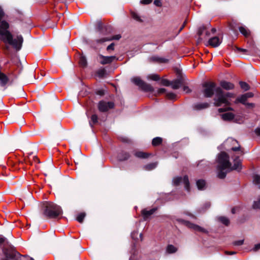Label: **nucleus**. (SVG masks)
I'll list each match as a JSON object with an SVG mask.
<instances>
[{"instance_id": "obj_32", "label": "nucleus", "mask_w": 260, "mask_h": 260, "mask_svg": "<svg viewBox=\"0 0 260 260\" xmlns=\"http://www.w3.org/2000/svg\"><path fill=\"white\" fill-rule=\"evenodd\" d=\"M79 63L82 67H85L87 64L86 59L85 56H81L79 59Z\"/></svg>"}, {"instance_id": "obj_8", "label": "nucleus", "mask_w": 260, "mask_h": 260, "mask_svg": "<svg viewBox=\"0 0 260 260\" xmlns=\"http://www.w3.org/2000/svg\"><path fill=\"white\" fill-rule=\"evenodd\" d=\"M174 185H178L181 182H183L184 184L185 188L187 190L189 189V183L188 177L187 176H184L183 178L181 177H175L173 180Z\"/></svg>"}, {"instance_id": "obj_44", "label": "nucleus", "mask_w": 260, "mask_h": 260, "mask_svg": "<svg viewBox=\"0 0 260 260\" xmlns=\"http://www.w3.org/2000/svg\"><path fill=\"white\" fill-rule=\"evenodd\" d=\"M153 59L154 60L158 61L161 62H165L166 61V59H165L158 58V57H153Z\"/></svg>"}, {"instance_id": "obj_26", "label": "nucleus", "mask_w": 260, "mask_h": 260, "mask_svg": "<svg viewBox=\"0 0 260 260\" xmlns=\"http://www.w3.org/2000/svg\"><path fill=\"white\" fill-rule=\"evenodd\" d=\"M247 100V99L244 94L237 99L236 103L240 102L244 105L246 104Z\"/></svg>"}, {"instance_id": "obj_27", "label": "nucleus", "mask_w": 260, "mask_h": 260, "mask_svg": "<svg viewBox=\"0 0 260 260\" xmlns=\"http://www.w3.org/2000/svg\"><path fill=\"white\" fill-rule=\"evenodd\" d=\"M132 17L137 21L139 22H143V19L137 13L135 12L132 13Z\"/></svg>"}, {"instance_id": "obj_51", "label": "nucleus", "mask_w": 260, "mask_h": 260, "mask_svg": "<svg viewBox=\"0 0 260 260\" xmlns=\"http://www.w3.org/2000/svg\"><path fill=\"white\" fill-rule=\"evenodd\" d=\"M232 110V109L231 108H228L227 109H223V108H219L218 109V111H219V112H222L226 110Z\"/></svg>"}, {"instance_id": "obj_2", "label": "nucleus", "mask_w": 260, "mask_h": 260, "mask_svg": "<svg viewBox=\"0 0 260 260\" xmlns=\"http://www.w3.org/2000/svg\"><path fill=\"white\" fill-rule=\"evenodd\" d=\"M203 93L206 98H211L215 92L214 99V104L220 106L222 104L229 105V99L234 97V94L231 92H224L220 87L215 88V84L212 82H206L203 84Z\"/></svg>"}, {"instance_id": "obj_57", "label": "nucleus", "mask_w": 260, "mask_h": 260, "mask_svg": "<svg viewBox=\"0 0 260 260\" xmlns=\"http://www.w3.org/2000/svg\"><path fill=\"white\" fill-rule=\"evenodd\" d=\"M139 237H140V240H141V241H142V240H143V238H142V234H140L139 235Z\"/></svg>"}, {"instance_id": "obj_1", "label": "nucleus", "mask_w": 260, "mask_h": 260, "mask_svg": "<svg viewBox=\"0 0 260 260\" xmlns=\"http://www.w3.org/2000/svg\"><path fill=\"white\" fill-rule=\"evenodd\" d=\"M5 16V12L0 6V40L11 45L17 51L21 49L23 42L21 35H17L13 39L12 34L9 31V24L5 20H2Z\"/></svg>"}, {"instance_id": "obj_24", "label": "nucleus", "mask_w": 260, "mask_h": 260, "mask_svg": "<svg viewBox=\"0 0 260 260\" xmlns=\"http://www.w3.org/2000/svg\"><path fill=\"white\" fill-rule=\"evenodd\" d=\"M197 185L199 189L202 190L205 187L206 182L204 180H199L197 181Z\"/></svg>"}, {"instance_id": "obj_47", "label": "nucleus", "mask_w": 260, "mask_h": 260, "mask_svg": "<svg viewBox=\"0 0 260 260\" xmlns=\"http://www.w3.org/2000/svg\"><path fill=\"white\" fill-rule=\"evenodd\" d=\"M114 48V43H111L110 45H109L107 47V50L108 51L110 50H113Z\"/></svg>"}, {"instance_id": "obj_38", "label": "nucleus", "mask_w": 260, "mask_h": 260, "mask_svg": "<svg viewBox=\"0 0 260 260\" xmlns=\"http://www.w3.org/2000/svg\"><path fill=\"white\" fill-rule=\"evenodd\" d=\"M149 78L154 81H157L159 79V76L157 74H152L149 76Z\"/></svg>"}, {"instance_id": "obj_62", "label": "nucleus", "mask_w": 260, "mask_h": 260, "mask_svg": "<svg viewBox=\"0 0 260 260\" xmlns=\"http://www.w3.org/2000/svg\"><path fill=\"white\" fill-rule=\"evenodd\" d=\"M183 26H182L180 28V30H179V32H180V31H181V30L183 29Z\"/></svg>"}, {"instance_id": "obj_37", "label": "nucleus", "mask_w": 260, "mask_h": 260, "mask_svg": "<svg viewBox=\"0 0 260 260\" xmlns=\"http://www.w3.org/2000/svg\"><path fill=\"white\" fill-rule=\"evenodd\" d=\"M167 97L170 100H174L176 98V95L173 92H168L167 93Z\"/></svg>"}, {"instance_id": "obj_10", "label": "nucleus", "mask_w": 260, "mask_h": 260, "mask_svg": "<svg viewBox=\"0 0 260 260\" xmlns=\"http://www.w3.org/2000/svg\"><path fill=\"white\" fill-rule=\"evenodd\" d=\"M113 107L114 103L111 102L100 101L98 104V109L101 112H106Z\"/></svg>"}, {"instance_id": "obj_46", "label": "nucleus", "mask_w": 260, "mask_h": 260, "mask_svg": "<svg viewBox=\"0 0 260 260\" xmlns=\"http://www.w3.org/2000/svg\"><path fill=\"white\" fill-rule=\"evenodd\" d=\"M154 4L157 7H161L162 5L161 2L160 0H155L154 1Z\"/></svg>"}, {"instance_id": "obj_39", "label": "nucleus", "mask_w": 260, "mask_h": 260, "mask_svg": "<svg viewBox=\"0 0 260 260\" xmlns=\"http://www.w3.org/2000/svg\"><path fill=\"white\" fill-rule=\"evenodd\" d=\"M244 243V240L242 239V240H237V241H235L233 242V244L235 245V246H240V245H242Z\"/></svg>"}, {"instance_id": "obj_23", "label": "nucleus", "mask_w": 260, "mask_h": 260, "mask_svg": "<svg viewBox=\"0 0 260 260\" xmlns=\"http://www.w3.org/2000/svg\"><path fill=\"white\" fill-rule=\"evenodd\" d=\"M150 154L145 153L142 151H137L135 153V155L139 158H147Z\"/></svg>"}, {"instance_id": "obj_14", "label": "nucleus", "mask_w": 260, "mask_h": 260, "mask_svg": "<svg viewBox=\"0 0 260 260\" xmlns=\"http://www.w3.org/2000/svg\"><path fill=\"white\" fill-rule=\"evenodd\" d=\"M220 86L226 90L232 89L234 87V85L233 83L227 82L225 81H222L220 82Z\"/></svg>"}, {"instance_id": "obj_54", "label": "nucleus", "mask_w": 260, "mask_h": 260, "mask_svg": "<svg viewBox=\"0 0 260 260\" xmlns=\"http://www.w3.org/2000/svg\"><path fill=\"white\" fill-rule=\"evenodd\" d=\"M225 253L227 254H230V255H232V254H234L236 253V252L235 251H226Z\"/></svg>"}, {"instance_id": "obj_20", "label": "nucleus", "mask_w": 260, "mask_h": 260, "mask_svg": "<svg viewBox=\"0 0 260 260\" xmlns=\"http://www.w3.org/2000/svg\"><path fill=\"white\" fill-rule=\"evenodd\" d=\"M181 84L182 82L180 79L176 80L170 83L172 88L174 89H178L181 86Z\"/></svg>"}, {"instance_id": "obj_18", "label": "nucleus", "mask_w": 260, "mask_h": 260, "mask_svg": "<svg viewBox=\"0 0 260 260\" xmlns=\"http://www.w3.org/2000/svg\"><path fill=\"white\" fill-rule=\"evenodd\" d=\"M209 105L207 103H199L196 104L193 108L197 110H201L204 109H206L209 107Z\"/></svg>"}, {"instance_id": "obj_52", "label": "nucleus", "mask_w": 260, "mask_h": 260, "mask_svg": "<svg viewBox=\"0 0 260 260\" xmlns=\"http://www.w3.org/2000/svg\"><path fill=\"white\" fill-rule=\"evenodd\" d=\"M255 132L257 135L260 136V127L255 129Z\"/></svg>"}, {"instance_id": "obj_11", "label": "nucleus", "mask_w": 260, "mask_h": 260, "mask_svg": "<svg viewBox=\"0 0 260 260\" xmlns=\"http://www.w3.org/2000/svg\"><path fill=\"white\" fill-rule=\"evenodd\" d=\"M116 57L114 56H105L102 55H100L98 57V60L102 64H106L112 62Z\"/></svg>"}, {"instance_id": "obj_19", "label": "nucleus", "mask_w": 260, "mask_h": 260, "mask_svg": "<svg viewBox=\"0 0 260 260\" xmlns=\"http://www.w3.org/2000/svg\"><path fill=\"white\" fill-rule=\"evenodd\" d=\"M221 118L223 120L228 121L232 120L234 118V115L232 113L228 112L222 114Z\"/></svg>"}, {"instance_id": "obj_21", "label": "nucleus", "mask_w": 260, "mask_h": 260, "mask_svg": "<svg viewBox=\"0 0 260 260\" xmlns=\"http://www.w3.org/2000/svg\"><path fill=\"white\" fill-rule=\"evenodd\" d=\"M239 31L245 37L249 36L250 34L249 30L244 26H240L239 27Z\"/></svg>"}, {"instance_id": "obj_41", "label": "nucleus", "mask_w": 260, "mask_h": 260, "mask_svg": "<svg viewBox=\"0 0 260 260\" xmlns=\"http://www.w3.org/2000/svg\"><path fill=\"white\" fill-rule=\"evenodd\" d=\"M138 235L139 234L137 232L134 231L133 233H132L131 236L133 239L136 240V239H138L137 236H138Z\"/></svg>"}, {"instance_id": "obj_31", "label": "nucleus", "mask_w": 260, "mask_h": 260, "mask_svg": "<svg viewBox=\"0 0 260 260\" xmlns=\"http://www.w3.org/2000/svg\"><path fill=\"white\" fill-rule=\"evenodd\" d=\"M106 71L104 69H101L97 71V75L100 78L104 77L106 75Z\"/></svg>"}, {"instance_id": "obj_12", "label": "nucleus", "mask_w": 260, "mask_h": 260, "mask_svg": "<svg viewBox=\"0 0 260 260\" xmlns=\"http://www.w3.org/2000/svg\"><path fill=\"white\" fill-rule=\"evenodd\" d=\"M157 208H153L149 210L144 209L142 210L141 214L144 220L150 218L151 216L156 211Z\"/></svg>"}, {"instance_id": "obj_60", "label": "nucleus", "mask_w": 260, "mask_h": 260, "mask_svg": "<svg viewBox=\"0 0 260 260\" xmlns=\"http://www.w3.org/2000/svg\"><path fill=\"white\" fill-rule=\"evenodd\" d=\"M232 212L233 213H235V209H233Z\"/></svg>"}, {"instance_id": "obj_16", "label": "nucleus", "mask_w": 260, "mask_h": 260, "mask_svg": "<svg viewBox=\"0 0 260 260\" xmlns=\"http://www.w3.org/2000/svg\"><path fill=\"white\" fill-rule=\"evenodd\" d=\"M121 38V36L119 35H115L112 38H103L101 39H99V40H96V42L98 43H103V42H105L106 41H111L112 40H119L120 38Z\"/></svg>"}, {"instance_id": "obj_42", "label": "nucleus", "mask_w": 260, "mask_h": 260, "mask_svg": "<svg viewBox=\"0 0 260 260\" xmlns=\"http://www.w3.org/2000/svg\"><path fill=\"white\" fill-rule=\"evenodd\" d=\"M161 83L165 86H169L170 85V82L166 79H163L161 81Z\"/></svg>"}, {"instance_id": "obj_53", "label": "nucleus", "mask_w": 260, "mask_h": 260, "mask_svg": "<svg viewBox=\"0 0 260 260\" xmlns=\"http://www.w3.org/2000/svg\"><path fill=\"white\" fill-rule=\"evenodd\" d=\"M5 238L2 236L0 235V244L4 242Z\"/></svg>"}, {"instance_id": "obj_63", "label": "nucleus", "mask_w": 260, "mask_h": 260, "mask_svg": "<svg viewBox=\"0 0 260 260\" xmlns=\"http://www.w3.org/2000/svg\"><path fill=\"white\" fill-rule=\"evenodd\" d=\"M212 31H213V32H215V29H214V28H212Z\"/></svg>"}, {"instance_id": "obj_59", "label": "nucleus", "mask_w": 260, "mask_h": 260, "mask_svg": "<svg viewBox=\"0 0 260 260\" xmlns=\"http://www.w3.org/2000/svg\"><path fill=\"white\" fill-rule=\"evenodd\" d=\"M187 89H188V87H184V91H186V90Z\"/></svg>"}, {"instance_id": "obj_17", "label": "nucleus", "mask_w": 260, "mask_h": 260, "mask_svg": "<svg viewBox=\"0 0 260 260\" xmlns=\"http://www.w3.org/2000/svg\"><path fill=\"white\" fill-rule=\"evenodd\" d=\"M204 31L205 32V34L207 36H209V34H210V32L206 30V27H204V26H201L199 28V29H198V34L199 36V40H201L202 39V36L204 32Z\"/></svg>"}, {"instance_id": "obj_61", "label": "nucleus", "mask_w": 260, "mask_h": 260, "mask_svg": "<svg viewBox=\"0 0 260 260\" xmlns=\"http://www.w3.org/2000/svg\"><path fill=\"white\" fill-rule=\"evenodd\" d=\"M98 34L99 35H100L101 34V31L100 30H98Z\"/></svg>"}, {"instance_id": "obj_5", "label": "nucleus", "mask_w": 260, "mask_h": 260, "mask_svg": "<svg viewBox=\"0 0 260 260\" xmlns=\"http://www.w3.org/2000/svg\"><path fill=\"white\" fill-rule=\"evenodd\" d=\"M179 223H180L187 227H188L189 229H191L193 230H194L196 232L202 233H205L207 234L208 231L204 229V228H202L201 226H200L198 225L194 224L193 223H192L187 220L181 219V218H178L176 220Z\"/></svg>"}, {"instance_id": "obj_3", "label": "nucleus", "mask_w": 260, "mask_h": 260, "mask_svg": "<svg viewBox=\"0 0 260 260\" xmlns=\"http://www.w3.org/2000/svg\"><path fill=\"white\" fill-rule=\"evenodd\" d=\"M234 164L232 166L229 161V155L224 152H222L219 154L217 159V175L220 179L225 177L228 171L233 170L240 171L241 169V161L238 156H236L234 159Z\"/></svg>"}, {"instance_id": "obj_48", "label": "nucleus", "mask_w": 260, "mask_h": 260, "mask_svg": "<svg viewBox=\"0 0 260 260\" xmlns=\"http://www.w3.org/2000/svg\"><path fill=\"white\" fill-rule=\"evenodd\" d=\"M247 99L250 98H252L253 96V94L252 92H247L244 94Z\"/></svg>"}, {"instance_id": "obj_49", "label": "nucleus", "mask_w": 260, "mask_h": 260, "mask_svg": "<svg viewBox=\"0 0 260 260\" xmlns=\"http://www.w3.org/2000/svg\"><path fill=\"white\" fill-rule=\"evenodd\" d=\"M152 1V0H142L141 3L143 4L147 5L151 3Z\"/></svg>"}, {"instance_id": "obj_50", "label": "nucleus", "mask_w": 260, "mask_h": 260, "mask_svg": "<svg viewBox=\"0 0 260 260\" xmlns=\"http://www.w3.org/2000/svg\"><path fill=\"white\" fill-rule=\"evenodd\" d=\"M166 91V89L165 88H159L157 90L158 94H161L165 93Z\"/></svg>"}, {"instance_id": "obj_22", "label": "nucleus", "mask_w": 260, "mask_h": 260, "mask_svg": "<svg viewBox=\"0 0 260 260\" xmlns=\"http://www.w3.org/2000/svg\"><path fill=\"white\" fill-rule=\"evenodd\" d=\"M177 251V248L173 245H168L166 248V252L169 254L174 253Z\"/></svg>"}, {"instance_id": "obj_7", "label": "nucleus", "mask_w": 260, "mask_h": 260, "mask_svg": "<svg viewBox=\"0 0 260 260\" xmlns=\"http://www.w3.org/2000/svg\"><path fill=\"white\" fill-rule=\"evenodd\" d=\"M132 81L136 85L142 88L143 90L147 91H153L154 89L152 86L144 82L140 78L135 77L132 79Z\"/></svg>"}, {"instance_id": "obj_13", "label": "nucleus", "mask_w": 260, "mask_h": 260, "mask_svg": "<svg viewBox=\"0 0 260 260\" xmlns=\"http://www.w3.org/2000/svg\"><path fill=\"white\" fill-rule=\"evenodd\" d=\"M221 41L217 37H214L209 39V44L213 47H218L221 43Z\"/></svg>"}, {"instance_id": "obj_43", "label": "nucleus", "mask_w": 260, "mask_h": 260, "mask_svg": "<svg viewBox=\"0 0 260 260\" xmlns=\"http://www.w3.org/2000/svg\"><path fill=\"white\" fill-rule=\"evenodd\" d=\"M244 105L248 108H253L254 107L253 103H246Z\"/></svg>"}, {"instance_id": "obj_4", "label": "nucleus", "mask_w": 260, "mask_h": 260, "mask_svg": "<svg viewBox=\"0 0 260 260\" xmlns=\"http://www.w3.org/2000/svg\"><path fill=\"white\" fill-rule=\"evenodd\" d=\"M44 208V214L50 218L56 217L62 213L61 207L51 202H45L43 205Z\"/></svg>"}, {"instance_id": "obj_25", "label": "nucleus", "mask_w": 260, "mask_h": 260, "mask_svg": "<svg viewBox=\"0 0 260 260\" xmlns=\"http://www.w3.org/2000/svg\"><path fill=\"white\" fill-rule=\"evenodd\" d=\"M157 162H152L145 166L144 168L146 170L150 171L156 167Z\"/></svg>"}, {"instance_id": "obj_9", "label": "nucleus", "mask_w": 260, "mask_h": 260, "mask_svg": "<svg viewBox=\"0 0 260 260\" xmlns=\"http://www.w3.org/2000/svg\"><path fill=\"white\" fill-rule=\"evenodd\" d=\"M226 143H231L232 145L231 149L234 151H237L238 154L242 155L243 154V151L241 150L240 145L237 141L232 138L228 139Z\"/></svg>"}, {"instance_id": "obj_64", "label": "nucleus", "mask_w": 260, "mask_h": 260, "mask_svg": "<svg viewBox=\"0 0 260 260\" xmlns=\"http://www.w3.org/2000/svg\"><path fill=\"white\" fill-rule=\"evenodd\" d=\"M36 160L37 161H38V158H37V157H35V160Z\"/></svg>"}, {"instance_id": "obj_33", "label": "nucleus", "mask_w": 260, "mask_h": 260, "mask_svg": "<svg viewBox=\"0 0 260 260\" xmlns=\"http://www.w3.org/2000/svg\"><path fill=\"white\" fill-rule=\"evenodd\" d=\"M85 216V213H80L77 217L76 220L80 223H82Z\"/></svg>"}, {"instance_id": "obj_30", "label": "nucleus", "mask_w": 260, "mask_h": 260, "mask_svg": "<svg viewBox=\"0 0 260 260\" xmlns=\"http://www.w3.org/2000/svg\"><path fill=\"white\" fill-rule=\"evenodd\" d=\"M218 219L221 222H222L223 224L226 225H228L230 223L229 219L225 217H219L218 218Z\"/></svg>"}, {"instance_id": "obj_34", "label": "nucleus", "mask_w": 260, "mask_h": 260, "mask_svg": "<svg viewBox=\"0 0 260 260\" xmlns=\"http://www.w3.org/2000/svg\"><path fill=\"white\" fill-rule=\"evenodd\" d=\"M129 157V154L127 153H124L123 154H119L118 155V159L119 160H124L127 159Z\"/></svg>"}, {"instance_id": "obj_15", "label": "nucleus", "mask_w": 260, "mask_h": 260, "mask_svg": "<svg viewBox=\"0 0 260 260\" xmlns=\"http://www.w3.org/2000/svg\"><path fill=\"white\" fill-rule=\"evenodd\" d=\"M8 77L2 72H0V84L2 86H5L8 82Z\"/></svg>"}, {"instance_id": "obj_40", "label": "nucleus", "mask_w": 260, "mask_h": 260, "mask_svg": "<svg viewBox=\"0 0 260 260\" xmlns=\"http://www.w3.org/2000/svg\"><path fill=\"white\" fill-rule=\"evenodd\" d=\"M91 120L92 124H95L98 122V116L96 115H92L91 117Z\"/></svg>"}, {"instance_id": "obj_58", "label": "nucleus", "mask_w": 260, "mask_h": 260, "mask_svg": "<svg viewBox=\"0 0 260 260\" xmlns=\"http://www.w3.org/2000/svg\"><path fill=\"white\" fill-rule=\"evenodd\" d=\"M189 216H190L191 218H194V216L191 214H189Z\"/></svg>"}, {"instance_id": "obj_36", "label": "nucleus", "mask_w": 260, "mask_h": 260, "mask_svg": "<svg viewBox=\"0 0 260 260\" xmlns=\"http://www.w3.org/2000/svg\"><path fill=\"white\" fill-rule=\"evenodd\" d=\"M253 182L255 184H258L260 183V176L258 175H255L253 177Z\"/></svg>"}, {"instance_id": "obj_29", "label": "nucleus", "mask_w": 260, "mask_h": 260, "mask_svg": "<svg viewBox=\"0 0 260 260\" xmlns=\"http://www.w3.org/2000/svg\"><path fill=\"white\" fill-rule=\"evenodd\" d=\"M162 139L160 137H156L152 140V144L153 146H156L161 143Z\"/></svg>"}, {"instance_id": "obj_28", "label": "nucleus", "mask_w": 260, "mask_h": 260, "mask_svg": "<svg viewBox=\"0 0 260 260\" xmlns=\"http://www.w3.org/2000/svg\"><path fill=\"white\" fill-rule=\"evenodd\" d=\"M253 208L255 209H260V196L255 200L253 202Z\"/></svg>"}, {"instance_id": "obj_55", "label": "nucleus", "mask_w": 260, "mask_h": 260, "mask_svg": "<svg viewBox=\"0 0 260 260\" xmlns=\"http://www.w3.org/2000/svg\"><path fill=\"white\" fill-rule=\"evenodd\" d=\"M237 50H238L239 51H243V52H245L246 51L245 49H242V48H237Z\"/></svg>"}, {"instance_id": "obj_45", "label": "nucleus", "mask_w": 260, "mask_h": 260, "mask_svg": "<svg viewBox=\"0 0 260 260\" xmlns=\"http://www.w3.org/2000/svg\"><path fill=\"white\" fill-rule=\"evenodd\" d=\"M260 249V243L256 244L254 245V247L253 248L252 250L254 251H256Z\"/></svg>"}, {"instance_id": "obj_6", "label": "nucleus", "mask_w": 260, "mask_h": 260, "mask_svg": "<svg viewBox=\"0 0 260 260\" xmlns=\"http://www.w3.org/2000/svg\"><path fill=\"white\" fill-rule=\"evenodd\" d=\"M3 253L5 257L2 260H17V257L19 254L13 248H4L3 249Z\"/></svg>"}, {"instance_id": "obj_56", "label": "nucleus", "mask_w": 260, "mask_h": 260, "mask_svg": "<svg viewBox=\"0 0 260 260\" xmlns=\"http://www.w3.org/2000/svg\"><path fill=\"white\" fill-rule=\"evenodd\" d=\"M205 206H206V208H208L210 207V204L209 203H206Z\"/></svg>"}, {"instance_id": "obj_35", "label": "nucleus", "mask_w": 260, "mask_h": 260, "mask_svg": "<svg viewBox=\"0 0 260 260\" xmlns=\"http://www.w3.org/2000/svg\"><path fill=\"white\" fill-rule=\"evenodd\" d=\"M240 85L241 88H242L243 90L245 91L248 90L249 89V86L248 84L245 82H240Z\"/></svg>"}]
</instances>
